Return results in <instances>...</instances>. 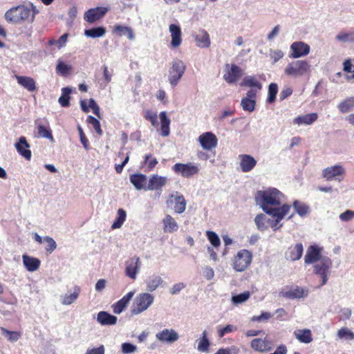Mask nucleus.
I'll return each instance as SVG.
<instances>
[{"label": "nucleus", "mask_w": 354, "mask_h": 354, "mask_svg": "<svg viewBox=\"0 0 354 354\" xmlns=\"http://www.w3.org/2000/svg\"><path fill=\"white\" fill-rule=\"evenodd\" d=\"M283 194L276 188L270 187L258 191L254 196L255 202L264 212L272 214L282 205Z\"/></svg>", "instance_id": "f257e3e1"}, {"label": "nucleus", "mask_w": 354, "mask_h": 354, "mask_svg": "<svg viewBox=\"0 0 354 354\" xmlns=\"http://www.w3.org/2000/svg\"><path fill=\"white\" fill-rule=\"evenodd\" d=\"M31 9L25 6L13 7L6 11L5 19L7 21L20 24L23 22H30Z\"/></svg>", "instance_id": "f03ea898"}, {"label": "nucleus", "mask_w": 354, "mask_h": 354, "mask_svg": "<svg viewBox=\"0 0 354 354\" xmlns=\"http://www.w3.org/2000/svg\"><path fill=\"white\" fill-rule=\"evenodd\" d=\"M310 68L308 62L299 59L290 62L285 68L284 73L288 76L298 77L310 73Z\"/></svg>", "instance_id": "7ed1b4c3"}, {"label": "nucleus", "mask_w": 354, "mask_h": 354, "mask_svg": "<svg viewBox=\"0 0 354 354\" xmlns=\"http://www.w3.org/2000/svg\"><path fill=\"white\" fill-rule=\"evenodd\" d=\"M332 264L331 259L328 257H323L319 261L314 264L315 274L319 275L322 279L320 286H323L327 283Z\"/></svg>", "instance_id": "20e7f679"}, {"label": "nucleus", "mask_w": 354, "mask_h": 354, "mask_svg": "<svg viewBox=\"0 0 354 354\" xmlns=\"http://www.w3.org/2000/svg\"><path fill=\"white\" fill-rule=\"evenodd\" d=\"M154 297L148 293L144 292L138 295L134 301L131 313L133 315H138L146 310L153 302Z\"/></svg>", "instance_id": "39448f33"}, {"label": "nucleus", "mask_w": 354, "mask_h": 354, "mask_svg": "<svg viewBox=\"0 0 354 354\" xmlns=\"http://www.w3.org/2000/svg\"><path fill=\"white\" fill-rule=\"evenodd\" d=\"M186 66L180 59H175L171 62L169 70L168 80L172 86H176L185 73Z\"/></svg>", "instance_id": "423d86ee"}, {"label": "nucleus", "mask_w": 354, "mask_h": 354, "mask_svg": "<svg viewBox=\"0 0 354 354\" xmlns=\"http://www.w3.org/2000/svg\"><path fill=\"white\" fill-rule=\"evenodd\" d=\"M252 253L247 250H240L234 257V268L238 272H243L248 268L252 261Z\"/></svg>", "instance_id": "0eeeda50"}, {"label": "nucleus", "mask_w": 354, "mask_h": 354, "mask_svg": "<svg viewBox=\"0 0 354 354\" xmlns=\"http://www.w3.org/2000/svg\"><path fill=\"white\" fill-rule=\"evenodd\" d=\"M172 170L184 178H189L199 172V167L194 162L176 163L172 167Z\"/></svg>", "instance_id": "6e6552de"}, {"label": "nucleus", "mask_w": 354, "mask_h": 354, "mask_svg": "<svg viewBox=\"0 0 354 354\" xmlns=\"http://www.w3.org/2000/svg\"><path fill=\"white\" fill-rule=\"evenodd\" d=\"M308 290L298 286L283 288L279 292V296L288 299H301L307 297Z\"/></svg>", "instance_id": "1a4fd4ad"}, {"label": "nucleus", "mask_w": 354, "mask_h": 354, "mask_svg": "<svg viewBox=\"0 0 354 354\" xmlns=\"http://www.w3.org/2000/svg\"><path fill=\"white\" fill-rule=\"evenodd\" d=\"M242 69L236 64L225 65V73L223 75V79L228 84L236 83L239 79L242 76Z\"/></svg>", "instance_id": "9d476101"}, {"label": "nucleus", "mask_w": 354, "mask_h": 354, "mask_svg": "<svg viewBox=\"0 0 354 354\" xmlns=\"http://www.w3.org/2000/svg\"><path fill=\"white\" fill-rule=\"evenodd\" d=\"M290 210V205L283 204L278 210L272 212V214H268L274 218V220L270 221V227L273 229L274 231H276L282 227V224L279 225V223L288 214Z\"/></svg>", "instance_id": "9b49d317"}, {"label": "nucleus", "mask_w": 354, "mask_h": 354, "mask_svg": "<svg viewBox=\"0 0 354 354\" xmlns=\"http://www.w3.org/2000/svg\"><path fill=\"white\" fill-rule=\"evenodd\" d=\"M310 49L308 44L303 41H295L290 46L292 53L289 56L295 59L304 57L310 53Z\"/></svg>", "instance_id": "f8f14e48"}, {"label": "nucleus", "mask_w": 354, "mask_h": 354, "mask_svg": "<svg viewBox=\"0 0 354 354\" xmlns=\"http://www.w3.org/2000/svg\"><path fill=\"white\" fill-rule=\"evenodd\" d=\"M156 338L163 343L173 344L178 340L179 335L173 328H165L156 334Z\"/></svg>", "instance_id": "ddd939ff"}, {"label": "nucleus", "mask_w": 354, "mask_h": 354, "mask_svg": "<svg viewBox=\"0 0 354 354\" xmlns=\"http://www.w3.org/2000/svg\"><path fill=\"white\" fill-rule=\"evenodd\" d=\"M201 147L205 150H211L217 145V138L212 132L202 133L198 138Z\"/></svg>", "instance_id": "4468645a"}, {"label": "nucleus", "mask_w": 354, "mask_h": 354, "mask_svg": "<svg viewBox=\"0 0 354 354\" xmlns=\"http://www.w3.org/2000/svg\"><path fill=\"white\" fill-rule=\"evenodd\" d=\"M107 8L104 7H97L88 10L84 15V19L88 23H94L105 15Z\"/></svg>", "instance_id": "2eb2a0df"}, {"label": "nucleus", "mask_w": 354, "mask_h": 354, "mask_svg": "<svg viewBox=\"0 0 354 354\" xmlns=\"http://www.w3.org/2000/svg\"><path fill=\"white\" fill-rule=\"evenodd\" d=\"M168 179L165 176H158L153 174L149 180V183L145 189L147 190H162V188L165 186Z\"/></svg>", "instance_id": "dca6fc26"}, {"label": "nucleus", "mask_w": 354, "mask_h": 354, "mask_svg": "<svg viewBox=\"0 0 354 354\" xmlns=\"http://www.w3.org/2000/svg\"><path fill=\"white\" fill-rule=\"evenodd\" d=\"M250 346L256 351L263 353L271 351L273 344L266 338H255L251 341Z\"/></svg>", "instance_id": "f3484780"}, {"label": "nucleus", "mask_w": 354, "mask_h": 354, "mask_svg": "<svg viewBox=\"0 0 354 354\" xmlns=\"http://www.w3.org/2000/svg\"><path fill=\"white\" fill-rule=\"evenodd\" d=\"M15 147L17 152L26 160H30L32 153L29 149L30 145L28 143L26 138L24 136H21L18 142L15 144Z\"/></svg>", "instance_id": "a211bd4d"}, {"label": "nucleus", "mask_w": 354, "mask_h": 354, "mask_svg": "<svg viewBox=\"0 0 354 354\" xmlns=\"http://www.w3.org/2000/svg\"><path fill=\"white\" fill-rule=\"evenodd\" d=\"M324 256L321 255L320 248L317 245H310L306 252L304 261L306 264L315 263L320 261Z\"/></svg>", "instance_id": "6ab92c4d"}, {"label": "nucleus", "mask_w": 354, "mask_h": 354, "mask_svg": "<svg viewBox=\"0 0 354 354\" xmlns=\"http://www.w3.org/2000/svg\"><path fill=\"white\" fill-rule=\"evenodd\" d=\"M240 167L243 172L252 171L257 165V160L250 155L241 154L239 156Z\"/></svg>", "instance_id": "aec40b11"}, {"label": "nucleus", "mask_w": 354, "mask_h": 354, "mask_svg": "<svg viewBox=\"0 0 354 354\" xmlns=\"http://www.w3.org/2000/svg\"><path fill=\"white\" fill-rule=\"evenodd\" d=\"M304 248L301 243L289 247L285 253V257L287 260L295 261L299 260L303 254Z\"/></svg>", "instance_id": "412c9836"}, {"label": "nucleus", "mask_w": 354, "mask_h": 354, "mask_svg": "<svg viewBox=\"0 0 354 354\" xmlns=\"http://www.w3.org/2000/svg\"><path fill=\"white\" fill-rule=\"evenodd\" d=\"M140 259L135 257L130 261L126 263L125 274L129 278L135 279L140 269Z\"/></svg>", "instance_id": "4be33fe9"}, {"label": "nucleus", "mask_w": 354, "mask_h": 354, "mask_svg": "<svg viewBox=\"0 0 354 354\" xmlns=\"http://www.w3.org/2000/svg\"><path fill=\"white\" fill-rule=\"evenodd\" d=\"M162 228L165 233H174L177 232L179 226L175 218L170 214H166L162 219Z\"/></svg>", "instance_id": "5701e85b"}, {"label": "nucleus", "mask_w": 354, "mask_h": 354, "mask_svg": "<svg viewBox=\"0 0 354 354\" xmlns=\"http://www.w3.org/2000/svg\"><path fill=\"white\" fill-rule=\"evenodd\" d=\"M135 292L131 291L122 297L118 301L112 305L113 313L115 314L121 313L127 307L130 300L134 295Z\"/></svg>", "instance_id": "b1692460"}, {"label": "nucleus", "mask_w": 354, "mask_h": 354, "mask_svg": "<svg viewBox=\"0 0 354 354\" xmlns=\"http://www.w3.org/2000/svg\"><path fill=\"white\" fill-rule=\"evenodd\" d=\"M344 172L345 170L342 165H336L325 168L323 170L322 176L326 180H331L337 176L344 174Z\"/></svg>", "instance_id": "393cba45"}, {"label": "nucleus", "mask_w": 354, "mask_h": 354, "mask_svg": "<svg viewBox=\"0 0 354 354\" xmlns=\"http://www.w3.org/2000/svg\"><path fill=\"white\" fill-rule=\"evenodd\" d=\"M196 45L200 48H208L211 41L208 32L204 30H199L198 32L194 35Z\"/></svg>", "instance_id": "a878e982"}, {"label": "nucleus", "mask_w": 354, "mask_h": 354, "mask_svg": "<svg viewBox=\"0 0 354 354\" xmlns=\"http://www.w3.org/2000/svg\"><path fill=\"white\" fill-rule=\"evenodd\" d=\"M171 198H174V201H171V203H174V209L177 214H182L186 209V201L182 194H179L176 192L175 194H171Z\"/></svg>", "instance_id": "bb28decb"}, {"label": "nucleus", "mask_w": 354, "mask_h": 354, "mask_svg": "<svg viewBox=\"0 0 354 354\" xmlns=\"http://www.w3.org/2000/svg\"><path fill=\"white\" fill-rule=\"evenodd\" d=\"M17 83L30 92L36 90L35 82L32 77L24 75H15Z\"/></svg>", "instance_id": "cd10ccee"}, {"label": "nucleus", "mask_w": 354, "mask_h": 354, "mask_svg": "<svg viewBox=\"0 0 354 354\" xmlns=\"http://www.w3.org/2000/svg\"><path fill=\"white\" fill-rule=\"evenodd\" d=\"M23 263L26 269L29 272L36 271L41 264L39 259L24 254L22 256Z\"/></svg>", "instance_id": "c85d7f7f"}, {"label": "nucleus", "mask_w": 354, "mask_h": 354, "mask_svg": "<svg viewBox=\"0 0 354 354\" xmlns=\"http://www.w3.org/2000/svg\"><path fill=\"white\" fill-rule=\"evenodd\" d=\"M318 118V115L316 113H308L306 115H299L293 120V124L299 126L310 125L314 123Z\"/></svg>", "instance_id": "c756f323"}, {"label": "nucleus", "mask_w": 354, "mask_h": 354, "mask_svg": "<svg viewBox=\"0 0 354 354\" xmlns=\"http://www.w3.org/2000/svg\"><path fill=\"white\" fill-rule=\"evenodd\" d=\"M169 32L171 37V45L173 47H178L181 42V30L179 26L176 24H171L169 27Z\"/></svg>", "instance_id": "7c9ffc66"}, {"label": "nucleus", "mask_w": 354, "mask_h": 354, "mask_svg": "<svg viewBox=\"0 0 354 354\" xmlns=\"http://www.w3.org/2000/svg\"><path fill=\"white\" fill-rule=\"evenodd\" d=\"M160 120V135L163 137H167L170 133L169 125L171 123L170 119L167 117L166 111H162L159 114Z\"/></svg>", "instance_id": "2f4dec72"}, {"label": "nucleus", "mask_w": 354, "mask_h": 354, "mask_svg": "<svg viewBox=\"0 0 354 354\" xmlns=\"http://www.w3.org/2000/svg\"><path fill=\"white\" fill-rule=\"evenodd\" d=\"M118 320L117 317L109 314L106 311H100L97 314V321L102 325H114Z\"/></svg>", "instance_id": "473e14b6"}, {"label": "nucleus", "mask_w": 354, "mask_h": 354, "mask_svg": "<svg viewBox=\"0 0 354 354\" xmlns=\"http://www.w3.org/2000/svg\"><path fill=\"white\" fill-rule=\"evenodd\" d=\"M162 282L163 280L158 274H154L149 276L146 281L147 290L149 292H153L162 283Z\"/></svg>", "instance_id": "72a5a7b5"}, {"label": "nucleus", "mask_w": 354, "mask_h": 354, "mask_svg": "<svg viewBox=\"0 0 354 354\" xmlns=\"http://www.w3.org/2000/svg\"><path fill=\"white\" fill-rule=\"evenodd\" d=\"M130 182L136 189H145L144 185L147 183V176L142 174H134L130 176Z\"/></svg>", "instance_id": "f704fd0d"}, {"label": "nucleus", "mask_w": 354, "mask_h": 354, "mask_svg": "<svg viewBox=\"0 0 354 354\" xmlns=\"http://www.w3.org/2000/svg\"><path fill=\"white\" fill-rule=\"evenodd\" d=\"M294 333L295 337L301 343L309 344L313 341L310 329L297 330Z\"/></svg>", "instance_id": "c9c22d12"}, {"label": "nucleus", "mask_w": 354, "mask_h": 354, "mask_svg": "<svg viewBox=\"0 0 354 354\" xmlns=\"http://www.w3.org/2000/svg\"><path fill=\"white\" fill-rule=\"evenodd\" d=\"M335 39L341 42L354 43V28L348 30H343L339 32L335 37Z\"/></svg>", "instance_id": "e433bc0d"}, {"label": "nucleus", "mask_w": 354, "mask_h": 354, "mask_svg": "<svg viewBox=\"0 0 354 354\" xmlns=\"http://www.w3.org/2000/svg\"><path fill=\"white\" fill-rule=\"evenodd\" d=\"M243 86H248L252 88H257V90H261L262 88V84L260 82H259L255 76L248 75L244 77L241 84Z\"/></svg>", "instance_id": "4c0bfd02"}, {"label": "nucleus", "mask_w": 354, "mask_h": 354, "mask_svg": "<svg viewBox=\"0 0 354 354\" xmlns=\"http://www.w3.org/2000/svg\"><path fill=\"white\" fill-rule=\"evenodd\" d=\"M113 32L120 37L123 35H127L129 39L130 40H133L135 38L133 30L128 26L116 25L114 27Z\"/></svg>", "instance_id": "58836bf2"}, {"label": "nucleus", "mask_w": 354, "mask_h": 354, "mask_svg": "<svg viewBox=\"0 0 354 354\" xmlns=\"http://www.w3.org/2000/svg\"><path fill=\"white\" fill-rule=\"evenodd\" d=\"M80 290L81 289L79 286H75L73 292L66 294L62 297V304L63 305H70L73 304L78 298Z\"/></svg>", "instance_id": "ea45409f"}, {"label": "nucleus", "mask_w": 354, "mask_h": 354, "mask_svg": "<svg viewBox=\"0 0 354 354\" xmlns=\"http://www.w3.org/2000/svg\"><path fill=\"white\" fill-rule=\"evenodd\" d=\"M354 109V97H348L341 102L338 105V109L342 113H346Z\"/></svg>", "instance_id": "a19ab883"}, {"label": "nucleus", "mask_w": 354, "mask_h": 354, "mask_svg": "<svg viewBox=\"0 0 354 354\" xmlns=\"http://www.w3.org/2000/svg\"><path fill=\"white\" fill-rule=\"evenodd\" d=\"M106 28L102 26H98L86 29L84 31L85 36L91 38H98L103 37L106 34Z\"/></svg>", "instance_id": "79ce46f5"}, {"label": "nucleus", "mask_w": 354, "mask_h": 354, "mask_svg": "<svg viewBox=\"0 0 354 354\" xmlns=\"http://www.w3.org/2000/svg\"><path fill=\"white\" fill-rule=\"evenodd\" d=\"M210 342L207 338V332L204 330L198 339L197 349L200 352H207L209 348Z\"/></svg>", "instance_id": "37998d69"}, {"label": "nucleus", "mask_w": 354, "mask_h": 354, "mask_svg": "<svg viewBox=\"0 0 354 354\" xmlns=\"http://www.w3.org/2000/svg\"><path fill=\"white\" fill-rule=\"evenodd\" d=\"M72 90L69 87H64L62 89V95L59 97L58 102L62 107H68L70 105V94Z\"/></svg>", "instance_id": "c03bdc74"}, {"label": "nucleus", "mask_w": 354, "mask_h": 354, "mask_svg": "<svg viewBox=\"0 0 354 354\" xmlns=\"http://www.w3.org/2000/svg\"><path fill=\"white\" fill-rule=\"evenodd\" d=\"M72 69V66L65 64L62 60L58 59L56 66V73L62 76H66Z\"/></svg>", "instance_id": "a18cd8bd"}, {"label": "nucleus", "mask_w": 354, "mask_h": 354, "mask_svg": "<svg viewBox=\"0 0 354 354\" xmlns=\"http://www.w3.org/2000/svg\"><path fill=\"white\" fill-rule=\"evenodd\" d=\"M126 218H127L126 212L123 209L120 208L118 210V216L115 218V220L114 221V222L113 223V224L111 225V228L112 229L120 228L122 227V225H123L124 222L125 221Z\"/></svg>", "instance_id": "49530a36"}, {"label": "nucleus", "mask_w": 354, "mask_h": 354, "mask_svg": "<svg viewBox=\"0 0 354 354\" xmlns=\"http://www.w3.org/2000/svg\"><path fill=\"white\" fill-rule=\"evenodd\" d=\"M37 130L39 137L49 139L51 141L54 140L51 130L48 127H46L41 124H38Z\"/></svg>", "instance_id": "de8ad7c7"}, {"label": "nucleus", "mask_w": 354, "mask_h": 354, "mask_svg": "<svg viewBox=\"0 0 354 354\" xmlns=\"http://www.w3.org/2000/svg\"><path fill=\"white\" fill-rule=\"evenodd\" d=\"M257 229L260 231H265L268 229L267 216L263 214H257L254 219Z\"/></svg>", "instance_id": "09e8293b"}, {"label": "nucleus", "mask_w": 354, "mask_h": 354, "mask_svg": "<svg viewBox=\"0 0 354 354\" xmlns=\"http://www.w3.org/2000/svg\"><path fill=\"white\" fill-rule=\"evenodd\" d=\"M2 335L11 342H17L21 337V334L17 331L8 330L3 327H1Z\"/></svg>", "instance_id": "8fccbe9b"}, {"label": "nucleus", "mask_w": 354, "mask_h": 354, "mask_svg": "<svg viewBox=\"0 0 354 354\" xmlns=\"http://www.w3.org/2000/svg\"><path fill=\"white\" fill-rule=\"evenodd\" d=\"M256 100L248 97H243L241 101V106L244 111L252 112L255 109Z\"/></svg>", "instance_id": "3c124183"}, {"label": "nucleus", "mask_w": 354, "mask_h": 354, "mask_svg": "<svg viewBox=\"0 0 354 354\" xmlns=\"http://www.w3.org/2000/svg\"><path fill=\"white\" fill-rule=\"evenodd\" d=\"M294 209L301 216H306L309 212V207L304 203L295 201L293 203Z\"/></svg>", "instance_id": "603ef678"}, {"label": "nucleus", "mask_w": 354, "mask_h": 354, "mask_svg": "<svg viewBox=\"0 0 354 354\" xmlns=\"http://www.w3.org/2000/svg\"><path fill=\"white\" fill-rule=\"evenodd\" d=\"M278 93V86L276 83H271L268 86V95L267 97V102L269 104L273 103L276 100V96Z\"/></svg>", "instance_id": "864d4df0"}, {"label": "nucleus", "mask_w": 354, "mask_h": 354, "mask_svg": "<svg viewBox=\"0 0 354 354\" xmlns=\"http://www.w3.org/2000/svg\"><path fill=\"white\" fill-rule=\"evenodd\" d=\"M250 296V293L248 291H245L241 294L232 296V301L234 304H240L246 301Z\"/></svg>", "instance_id": "5fc2aeb1"}, {"label": "nucleus", "mask_w": 354, "mask_h": 354, "mask_svg": "<svg viewBox=\"0 0 354 354\" xmlns=\"http://www.w3.org/2000/svg\"><path fill=\"white\" fill-rule=\"evenodd\" d=\"M87 122L93 127L95 131L99 136L102 134L100 122L97 119L92 115H88L87 117Z\"/></svg>", "instance_id": "6e6d98bb"}, {"label": "nucleus", "mask_w": 354, "mask_h": 354, "mask_svg": "<svg viewBox=\"0 0 354 354\" xmlns=\"http://www.w3.org/2000/svg\"><path fill=\"white\" fill-rule=\"evenodd\" d=\"M337 336L340 339H353L354 333L348 328H342L338 330Z\"/></svg>", "instance_id": "4d7b16f0"}, {"label": "nucleus", "mask_w": 354, "mask_h": 354, "mask_svg": "<svg viewBox=\"0 0 354 354\" xmlns=\"http://www.w3.org/2000/svg\"><path fill=\"white\" fill-rule=\"evenodd\" d=\"M206 235L208 240L210 241V243L214 247L217 248L221 245L220 239L214 232L207 231Z\"/></svg>", "instance_id": "13d9d810"}, {"label": "nucleus", "mask_w": 354, "mask_h": 354, "mask_svg": "<svg viewBox=\"0 0 354 354\" xmlns=\"http://www.w3.org/2000/svg\"><path fill=\"white\" fill-rule=\"evenodd\" d=\"M137 346L129 342H124L121 345V351L123 354H129L137 351Z\"/></svg>", "instance_id": "bf43d9fd"}, {"label": "nucleus", "mask_w": 354, "mask_h": 354, "mask_svg": "<svg viewBox=\"0 0 354 354\" xmlns=\"http://www.w3.org/2000/svg\"><path fill=\"white\" fill-rule=\"evenodd\" d=\"M143 163L147 165L149 170H151L158 164V160L156 158H152L151 154H146L144 157Z\"/></svg>", "instance_id": "052dcab7"}, {"label": "nucleus", "mask_w": 354, "mask_h": 354, "mask_svg": "<svg viewBox=\"0 0 354 354\" xmlns=\"http://www.w3.org/2000/svg\"><path fill=\"white\" fill-rule=\"evenodd\" d=\"M44 241L47 243V246L46 247V250L48 253H52L57 248V243L55 240L50 236L44 237Z\"/></svg>", "instance_id": "680f3d73"}, {"label": "nucleus", "mask_w": 354, "mask_h": 354, "mask_svg": "<svg viewBox=\"0 0 354 354\" xmlns=\"http://www.w3.org/2000/svg\"><path fill=\"white\" fill-rule=\"evenodd\" d=\"M103 77L104 82L100 84V87L104 88L107 84L111 81L112 73L109 71L106 66H103Z\"/></svg>", "instance_id": "e2e57ef3"}, {"label": "nucleus", "mask_w": 354, "mask_h": 354, "mask_svg": "<svg viewBox=\"0 0 354 354\" xmlns=\"http://www.w3.org/2000/svg\"><path fill=\"white\" fill-rule=\"evenodd\" d=\"M145 118L146 120L150 121L152 126L156 127L158 125L157 114L156 113H153L151 111L147 110L145 112Z\"/></svg>", "instance_id": "0e129e2a"}, {"label": "nucleus", "mask_w": 354, "mask_h": 354, "mask_svg": "<svg viewBox=\"0 0 354 354\" xmlns=\"http://www.w3.org/2000/svg\"><path fill=\"white\" fill-rule=\"evenodd\" d=\"M236 330V326H234L233 325H231V324H228L225 327L218 328V335L219 337H223L227 333H232V332H233L234 330Z\"/></svg>", "instance_id": "69168bd1"}, {"label": "nucleus", "mask_w": 354, "mask_h": 354, "mask_svg": "<svg viewBox=\"0 0 354 354\" xmlns=\"http://www.w3.org/2000/svg\"><path fill=\"white\" fill-rule=\"evenodd\" d=\"M344 71L346 73H352L346 77L347 80L354 79V71H352V63L351 59H346L344 62Z\"/></svg>", "instance_id": "338daca9"}, {"label": "nucleus", "mask_w": 354, "mask_h": 354, "mask_svg": "<svg viewBox=\"0 0 354 354\" xmlns=\"http://www.w3.org/2000/svg\"><path fill=\"white\" fill-rule=\"evenodd\" d=\"M186 285L184 283H182V282H180V283H175L174 285H173L170 290H169V292L172 295H177L183 289H184L185 288Z\"/></svg>", "instance_id": "774afa93"}]
</instances>
